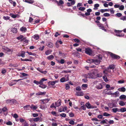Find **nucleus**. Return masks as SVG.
Instances as JSON below:
<instances>
[{"instance_id": "1", "label": "nucleus", "mask_w": 126, "mask_h": 126, "mask_svg": "<svg viewBox=\"0 0 126 126\" xmlns=\"http://www.w3.org/2000/svg\"><path fill=\"white\" fill-rule=\"evenodd\" d=\"M84 77L88 78L94 79L96 78V76L94 72H93L92 73L84 75Z\"/></svg>"}, {"instance_id": "2", "label": "nucleus", "mask_w": 126, "mask_h": 126, "mask_svg": "<svg viewBox=\"0 0 126 126\" xmlns=\"http://www.w3.org/2000/svg\"><path fill=\"white\" fill-rule=\"evenodd\" d=\"M110 56L112 59H118L120 58V56L117 55L110 52Z\"/></svg>"}, {"instance_id": "3", "label": "nucleus", "mask_w": 126, "mask_h": 126, "mask_svg": "<svg viewBox=\"0 0 126 126\" xmlns=\"http://www.w3.org/2000/svg\"><path fill=\"white\" fill-rule=\"evenodd\" d=\"M16 101L14 99H8L6 101V103L7 104H10L11 105L13 104L16 103Z\"/></svg>"}, {"instance_id": "4", "label": "nucleus", "mask_w": 126, "mask_h": 126, "mask_svg": "<svg viewBox=\"0 0 126 126\" xmlns=\"http://www.w3.org/2000/svg\"><path fill=\"white\" fill-rule=\"evenodd\" d=\"M122 30L120 31L115 30L114 32L117 33L116 34V36L119 37H122L124 35V34H118L121 33L122 32Z\"/></svg>"}, {"instance_id": "5", "label": "nucleus", "mask_w": 126, "mask_h": 126, "mask_svg": "<svg viewBox=\"0 0 126 126\" xmlns=\"http://www.w3.org/2000/svg\"><path fill=\"white\" fill-rule=\"evenodd\" d=\"M85 53L87 54L90 55L92 54V51L89 48H86L85 49Z\"/></svg>"}, {"instance_id": "6", "label": "nucleus", "mask_w": 126, "mask_h": 126, "mask_svg": "<svg viewBox=\"0 0 126 126\" xmlns=\"http://www.w3.org/2000/svg\"><path fill=\"white\" fill-rule=\"evenodd\" d=\"M85 105L87 108L88 109L96 108V106H91V105L89 102L86 103L85 104Z\"/></svg>"}, {"instance_id": "7", "label": "nucleus", "mask_w": 126, "mask_h": 126, "mask_svg": "<svg viewBox=\"0 0 126 126\" xmlns=\"http://www.w3.org/2000/svg\"><path fill=\"white\" fill-rule=\"evenodd\" d=\"M37 70L40 72L44 74H46L47 73V71H43L42 69L38 67L37 68Z\"/></svg>"}, {"instance_id": "8", "label": "nucleus", "mask_w": 126, "mask_h": 126, "mask_svg": "<svg viewBox=\"0 0 126 126\" xmlns=\"http://www.w3.org/2000/svg\"><path fill=\"white\" fill-rule=\"evenodd\" d=\"M75 3V2L74 0H73V1L70 2H68L67 3V6L69 7L71 6V5H74Z\"/></svg>"}, {"instance_id": "9", "label": "nucleus", "mask_w": 126, "mask_h": 126, "mask_svg": "<svg viewBox=\"0 0 126 126\" xmlns=\"http://www.w3.org/2000/svg\"><path fill=\"white\" fill-rule=\"evenodd\" d=\"M46 45L49 48H51L53 46V44L52 43L50 42H48L46 44Z\"/></svg>"}, {"instance_id": "10", "label": "nucleus", "mask_w": 126, "mask_h": 126, "mask_svg": "<svg viewBox=\"0 0 126 126\" xmlns=\"http://www.w3.org/2000/svg\"><path fill=\"white\" fill-rule=\"evenodd\" d=\"M32 120H33L34 122L41 121H42V119L39 117H37L34 118H32Z\"/></svg>"}, {"instance_id": "11", "label": "nucleus", "mask_w": 126, "mask_h": 126, "mask_svg": "<svg viewBox=\"0 0 126 126\" xmlns=\"http://www.w3.org/2000/svg\"><path fill=\"white\" fill-rule=\"evenodd\" d=\"M61 100L59 99L58 101L55 103V105L57 107H58L60 106L61 104Z\"/></svg>"}, {"instance_id": "12", "label": "nucleus", "mask_w": 126, "mask_h": 126, "mask_svg": "<svg viewBox=\"0 0 126 126\" xmlns=\"http://www.w3.org/2000/svg\"><path fill=\"white\" fill-rule=\"evenodd\" d=\"M46 92H39L36 94V95H45L46 94Z\"/></svg>"}, {"instance_id": "13", "label": "nucleus", "mask_w": 126, "mask_h": 126, "mask_svg": "<svg viewBox=\"0 0 126 126\" xmlns=\"http://www.w3.org/2000/svg\"><path fill=\"white\" fill-rule=\"evenodd\" d=\"M20 31L23 32H25L27 31V29L26 27H23L20 29Z\"/></svg>"}, {"instance_id": "14", "label": "nucleus", "mask_w": 126, "mask_h": 126, "mask_svg": "<svg viewBox=\"0 0 126 126\" xmlns=\"http://www.w3.org/2000/svg\"><path fill=\"white\" fill-rule=\"evenodd\" d=\"M38 108L37 106L34 105H32L31 106H30V108L32 110H35Z\"/></svg>"}, {"instance_id": "15", "label": "nucleus", "mask_w": 126, "mask_h": 126, "mask_svg": "<svg viewBox=\"0 0 126 126\" xmlns=\"http://www.w3.org/2000/svg\"><path fill=\"white\" fill-rule=\"evenodd\" d=\"M100 60H99L98 59H95L94 60L93 63H94L96 65H98L100 64Z\"/></svg>"}, {"instance_id": "16", "label": "nucleus", "mask_w": 126, "mask_h": 126, "mask_svg": "<svg viewBox=\"0 0 126 126\" xmlns=\"http://www.w3.org/2000/svg\"><path fill=\"white\" fill-rule=\"evenodd\" d=\"M47 80V79L44 78H42L39 81V84L41 85L43 84V82L44 81H46Z\"/></svg>"}, {"instance_id": "17", "label": "nucleus", "mask_w": 126, "mask_h": 126, "mask_svg": "<svg viewBox=\"0 0 126 126\" xmlns=\"http://www.w3.org/2000/svg\"><path fill=\"white\" fill-rule=\"evenodd\" d=\"M67 78L68 79L66 80L65 79L64 77H63L60 79V81L62 82H63L65 81H66L67 80H69V78L68 77H67Z\"/></svg>"}, {"instance_id": "18", "label": "nucleus", "mask_w": 126, "mask_h": 126, "mask_svg": "<svg viewBox=\"0 0 126 126\" xmlns=\"http://www.w3.org/2000/svg\"><path fill=\"white\" fill-rule=\"evenodd\" d=\"M118 90L119 91L124 92L126 91V89L125 87H122V88H119Z\"/></svg>"}, {"instance_id": "19", "label": "nucleus", "mask_w": 126, "mask_h": 126, "mask_svg": "<svg viewBox=\"0 0 126 126\" xmlns=\"http://www.w3.org/2000/svg\"><path fill=\"white\" fill-rule=\"evenodd\" d=\"M52 50L51 49H49L46 51L45 52V54L47 55L51 54Z\"/></svg>"}, {"instance_id": "20", "label": "nucleus", "mask_w": 126, "mask_h": 126, "mask_svg": "<svg viewBox=\"0 0 126 126\" xmlns=\"http://www.w3.org/2000/svg\"><path fill=\"white\" fill-rule=\"evenodd\" d=\"M96 88L98 89H101L103 88V86L102 84L100 83L96 86Z\"/></svg>"}, {"instance_id": "21", "label": "nucleus", "mask_w": 126, "mask_h": 126, "mask_svg": "<svg viewBox=\"0 0 126 126\" xmlns=\"http://www.w3.org/2000/svg\"><path fill=\"white\" fill-rule=\"evenodd\" d=\"M11 31L14 33H16L17 32V29L15 27L12 28Z\"/></svg>"}, {"instance_id": "22", "label": "nucleus", "mask_w": 126, "mask_h": 126, "mask_svg": "<svg viewBox=\"0 0 126 126\" xmlns=\"http://www.w3.org/2000/svg\"><path fill=\"white\" fill-rule=\"evenodd\" d=\"M119 109L118 108H114L112 109L113 112L114 113H116L117 112H119Z\"/></svg>"}, {"instance_id": "23", "label": "nucleus", "mask_w": 126, "mask_h": 126, "mask_svg": "<svg viewBox=\"0 0 126 126\" xmlns=\"http://www.w3.org/2000/svg\"><path fill=\"white\" fill-rule=\"evenodd\" d=\"M94 60L92 59H88L87 61L86 62L89 63H93L94 62Z\"/></svg>"}, {"instance_id": "24", "label": "nucleus", "mask_w": 126, "mask_h": 126, "mask_svg": "<svg viewBox=\"0 0 126 126\" xmlns=\"http://www.w3.org/2000/svg\"><path fill=\"white\" fill-rule=\"evenodd\" d=\"M119 112L121 111V112H124L126 111V108H122L119 109Z\"/></svg>"}, {"instance_id": "25", "label": "nucleus", "mask_w": 126, "mask_h": 126, "mask_svg": "<svg viewBox=\"0 0 126 126\" xmlns=\"http://www.w3.org/2000/svg\"><path fill=\"white\" fill-rule=\"evenodd\" d=\"M99 6V5L97 3H96L94 4V8H93L94 10H96L98 9V7Z\"/></svg>"}, {"instance_id": "26", "label": "nucleus", "mask_w": 126, "mask_h": 126, "mask_svg": "<svg viewBox=\"0 0 126 126\" xmlns=\"http://www.w3.org/2000/svg\"><path fill=\"white\" fill-rule=\"evenodd\" d=\"M54 58V57L52 55H49L47 57V59L48 60H51Z\"/></svg>"}, {"instance_id": "27", "label": "nucleus", "mask_w": 126, "mask_h": 126, "mask_svg": "<svg viewBox=\"0 0 126 126\" xmlns=\"http://www.w3.org/2000/svg\"><path fill=\"white\" fill-rule=\"evenodd\" d=\"M57 82V81H49L48 82V83L49 84H50L51 85H54Z\"/></svg>"}, {"instance_id": "28", "label": "nucleus", "mask_w": 126, "mask_h": 126, "mask_svg": "<svg viewBox=\"0 0 126 126\" xmlns=\"http://www.w3.org/2000/svg\"><path fill=\"white\" fill-rule=\"evenodd\" d=\"M33 37L35 39L37 40L39 39V37L38 35L35 34Z\"/></svg>"}, {"instance_id": "29", "label": "nucleus", "mask_w": 126, "mask_h": 126, "mask_svg": "<svg viewBox=\"0 0 126 126\" xmlns=\"http://www.w3.org/2000/svg\"><path fill=\"white\" fill-rule=\"evenodd\" d=\"M58 62L61 64L64 63L65 62L64 60L63 59H61L60 61L59 60L58 61Z\"/></svg>"}, {"instance_id": "30", "label": "nucleus", "mask_w": 126, "mask_h": 126, "mask_svg": "<svg viewBox=\"0 0 126 126\" xmlns=\"http://www.w3.org/2000/svg\"><path fill=\"white\" fill-rule=\"evenodd\" d=\"M2 109V111L3 112H7L8 111V109H7V108L5 107H4Z\"/></svg>"}, {"instance_id": "31", "label": "nucleus", "mask_w": 126, "mask_h": 126, "mask_svg": "<svg viewBox=\"0 0 126 126\" xmlns=\"http://www.w3.org/2000/svg\"><path fill=\"white\" fill-rule=\"evenodd\" d=\"M39 86L41 88L44 89L47 87V86L46 85L42 84L41 85H39Z\"/></svg>"}, {"instance_id": "32", "label": "nucleus", "mask_w": 126, "mask_h": 126, "mask_svg": "<svg viewBox=\"0 0 126 126\" xmlns=\"http://www.w3.org/2000/svg\"><path fill=\"white\" fill-rule=\"evenodd\" d=\"M4 50L5 51H6V52H10L11 51L12 52L13 50H11L10 49L7 48L6 47V48L4 49Z\"/></svg>"}, {"instance_id": "33", "label": "nucleus", "mask_w": 126, "mask_h": 126, "mask_svg": "<svg viewBox=\"0 0 126 126\" xmlns=\"http://www.w3.org/2000/svg\"><path fill=\"white\" fill-rule=\"evenodd\" d=\"M108 68L109 69H113L115 67L113 65L111 64L109 65Z\"/></svg>"}, {"instance_id": "34", "label": "nucleus", "mask_w": 126, "mask_h": 126, "mask_svg": "<svg viewBox=\"0 0 126 126\" xmlns=\"http://www.w3.org/2000/svg\"><path fill=\"white\" fill-rule=\"evenodd\" d=\"M25 51H21V56L23 58L25 56Z\"/></svg>"}, {"instance_id": "35", "label": "nucleus", "mask_w": 126, "mask_h": 126, "mask_svg": "<svg viewBox=\"0 0 126 126\" xmlns=\"http://www.w3.org/2000/svg\"><path fill=\"white\" fill-rule=\"evenodd\" d=\"M30 105H27L25 106H24L23 107V108L27 110H28L29 107H30Z\"/></svg>"}, {"instance_id": "36", "label": "nucleus", "mask_w": 126, "mask_h": 126, "mask_svg": "<svg viewBox=\"0 0 126 126\" xmlns=\"http://www.w3.org/2000/svg\"><path fill=\"white\" fill-rule=\"evenodd\" d=\"M64 3V2L63 0H60L59 1V2H58V6H60L61 4H63Z\"/></svg>"}, {"instance_id": "37", "label": "nucleus", "mask_w": 126, "mask_h": 126, "mask_svg": "<svg viewBox=\"0 0 126 126\" xmlns=\"http://www.w3.org/2000/svg\"><path fill=\"white\" fill-rule=\"evenodd\" d=\"M88 87V85L86 84H82L81 87L83 90H85V89H84L83 88H86Z\"/></svg>"}, {"instance_id": "38", "label": "nucleus", "mask_w": 126, "mask_h": 126, "mask_svg": "<svg viewBox=\"0 0 126 126\" xmlns=\"http://www.w3.org/2000/svg\"><path fill=\"white\" fill-rule=\"evenodd\" d=\"M103 115L104 116L108 117L110 115V114L109 113H107L106 112H105L103 113Z\"/></svg>"}, {"instance_id": "39", "label": "nucleus", "mask_w": 126, "mask_h": 126, "mask_svg": "<svg viewBox=\"0 0 126 126\" xmlns=\"http://www.w3.org/2000/svg\"><path fill=\"white\" fill-rule=\"evenodd\" d=\"M106 121H108V120L107 119H105V120H102L100 122V124H107V123L106 122Z\"/></svg>"}, {"instance_id": "40", "label": "nucleus", "mask_w": 126, "mask_h": 126, "mask_svg": "<svg viewBox=\"0 0 126 126\" xmlns=\"http://www.w3.org/2000/svg\"><path fill=\"white\" fill-rule=\"evenodd\" d=\"M119 104L121 106H124L125 105V103L122 101H120Z\"/></svg>"}, {"instance_id": "41", "label": "nucleus", "mask_w": 126, "mask_h": 126, "mask_svg": "<svg viewBox=\"0 0 126 126\" xmlns=\"http://www.w3.org/2000/svg\"><path fill=\"white\" fill-rule=\"evenodd\" d=\"M26 2L30 3H32L34 2L33 0H26Z\"/></svg>"}, {"instance_id": "42", "label": "nucleus", "mask_w": 126, "mask_h": 126, "mask_svg": "<svg viewBox=\"0 0 126 126\" xmlns=\"http://www.w3.org/2000/svg\"><path fill=\"white\" fill-rule=\"evenodd\" d=\"M23 35H20L19 36L17 37H16V39L18 40H19L20 39L21 40L23 38Z\"/></svg>"}, {"instance_id": "43", "label": "nucleus", "mask_w": 126, "mask_h": 126, "mask_svg": "<svg viewBox=\"0 0 126 126\" xmlns=\"http://www.w3.org/2000/svg\"><path fill=\"white\" fill-rule=\"evenodd\" d=\"M120 19L123 21L126 20V16H123L120 18Z\"/></svg>"}, {"instance_id": "44", "label": "nucleus", "mask_w": 126, "mask_h": 126, "mask_svg": "<svg viewBox=\"0 0 126 126\" xmlns=\"http://www.w3.org/2000/svg\"><path fill=\"white\" fill-rule=\"evenodd\" d=\"M126 98V96L124 95H122L120 97V99H123Z\"/></svg>"}, {"instance_id": "45", "label": "nucleus", "mask_w": 126, "mask_h": 126, "mask_svg": "<svg viewBox=\"0 0 126 126\" xmlns=\"http://www.w3.org/2000/svg\"><path fill=\"white\" fill-rule=\"evenodd\" d=\"M59 54L60 55V56H62V57L64 56L65 55V54L64 53H62L61 51H59Z\"/></svg>"}, {"instance_id": "46", "label": "nucleus", "mask_w": 126, "mask_h": 126, "mask_svg": "<svg viewBox=\"0 0 126 126\" xmlns=\"http://www.w3.org/2000/svg\"><path fill=\"white\" fill-rule=\"evenodd\" d=\"M106 76L105 75L104 76H103V79L105 82H107L108 81Z\"/></svg>"}, {"instance_id": "47", "label": "nucleus", "mask_w": 126, "mask_h": 126, "mask_svg": "<svg viewBox=\"0 0 126 126\" xmlns=\"http://www.w3.org/2000/svg\"><path fill=\"white\" fill-rule=\"evenodd\" d=\"M10 16L14 18H15L16 17V15H14L13 14H10Z\"/></svg>"}, {"instance_id": "48", "label": "nucleus", "mask_w": 126, "mask_h": 126, "mask_svg": "<svg viewBox=\"0 0 126 126\" xmlns=\"http://www.w3.org/2000/svg\"><path fill=\"white\" fill-rule=\"evenodd\" d=\"M109 9H101L100 11L102 13H103V12L106 11H109Z\"/></svg>"}, {"instance_id": "49", "label": "nucleus", "mask_w": 126, "mask_h": 126, "mask_svg": "<svg viewBox=\"0 0 126 126\" xmlns=\"http://www.w3.org/2000/svg\"><path fill=\"white\" fill-rule=\"evenodd\" d=\"M70 88V87L69 85L68 84H67L66 85V86L65 89L66 90H68Z\"/></svg>"}, {"instance_id": "50", "label": "nucleus", "mask_w": 126, "mask_h": 126, "mask_svg": "<svg viewBox=\"0 0 126 126\" xmlns=\"http://www.w3.org/2000/svg\"><path fill=\"white\" fill-rule=\"evenodd\" d=\"M102 76V74L101 73H99L97 74L96 75V77H101Z\"/></svg>"}, {"instance_id": "51", "label": "nucleus", "mask_w": 126, "mask_h": 126, "mask_svg": "<svg viewBox=\"0 0 126 126\" xmlns=\"http://www.w3.org/2000/svg\"><path fill=\"white\" fill-rule=\"evenodd\" d=\"M3 18L5 20H7L10 19V17L8 16H4Z\"/></svg>"}, {"instance_id": "52", "label": "nucleus", "mask_w": 126, "mask_h": 126, "mask_svg": "<svg viewBox=\"0 0 126 126\" xmlns=\"http://www.w3.org/2000/svg\"><path fill=\"white\" fill-rule=\"evenodd\" d=\"M116 15L117 16L120 17L122 16V15L120 13H117L116 14Z\"/></svg>"}, {"instance_id": "53", "label": "nucleus", "mask_w": 126, "mask_h": 126, "mask_svg": "<svg viewBox=\"0 0 126 126\" xmlns=\"http://www.w3.org/2000/svg\"><path fill=\"white\" fill-rule=\"evenodd\" d=\"M85 9V8L84 7H80L79 8V10L82 11H83Z\"/></svg>"}, {"instance_id": "54", "label": "nucleus", "mask_w": 126, "mask_h": 126, "mask_svg": "<svg viewBox=\"0 0 126 126\" xmlns=\"http://www.w3.org/2000/svg\"><path fill=\"white\" fill-rule=\"evenodd\" d=\"M119 9L121 10H123L124 9V6L123 5L120 6Z\"/></svg>"}, {"instance_id": "55", "label": "nucleus", "mask_w": 126, "mask_h": 126, "mask_svg": "<svg viewBox=\"0 0 126 126\" xmlns=\"http://www.w3.org/2000/svg\"><path fill=\"white\" fill-rule=\"evenodd\" d=\"M105 94L109 95H113V93H111V91H109L108 92L106 93H105Z\"/></svg>"}, {"instance_id": "56", "label": "nucleus", "mask_w": 126, "mask_h": 126, "mask_svg": "<svg viewBox=\"0 0 126 126\" xmlns=\"http://www.w3.org/2000/svg\"><path fill=\"white\" fill-rule=\"evenodd\" d=\"M119 92L118 91H117L115 93H113V95H115L116 96H119Z\"/></svg>"}, {"instance_id": "57", "label": "nucleus", "mask_w": 126, "mask_h": 126, "mask_svg": "<svg viewBox=\"0 0 126 126\" xmlns=\"http://www.w3.org/2000/svg\"><path fill=\"white\" fill-rule=\"evenodd\" d=\"M107 71L108 70H106V69L103 71V73L105 75L107 76V75L108 73Z\"/></svg>"}, {"instance_id": "58", "label": "nucleus", "mask_w": 126, "mask_h": 126, "mask_svg": "<svg viewBox=\"0 0 126 126\" xmlns=\"http://www.w3.org/2000/svg\"><path fill=\"white\" fill-rule=\"evenodd\" d=\"M21 74L24 76H29V75L28 74L25 73H21Z\"/></svg>"}, {"instance_id": "59", "label": "nucleus", "mask_w": 126, "mask_h": 126, "mask_svg": "<svg viewBox=\"0 0 126 126\" xmlns=\"http://www.w3.org/2000/svg\"><path fill=\"white\" fill-rule=\"evenodd\" d=\"M75 123V122L74 121L72 120H70L69 122V123L72 125H73Z\"/></svg>"}, {"instance_id": "60", "label": "nucleus", "mask_w": 126, "mask_h": 126, "mask_svg": "<svg viewBox=\"0 0 126 126\" xmlns=\"http://www.w3.org/2000/svg\"><path fill=\"white\" fill-rule=\"evenodd\" d=\"M60 115L62 117H66V114L64 113H62L60 114Z\"/></svg>"}, {"instance_id": "61", "label": "nucleus", "mask_w": 126, "mask_h": 126, "mask_svg": "<svg viewBox=\"0 0 126 126\" xmlns=\"http://www.w3.org/2000/svg\"><path fill=\"white\" fill-rule=\"evenodd\" d=\"M19 120L20 122L22 123L24 122H25V121H26L25 120L23 119L22 118H19Z\"/></svg>"}, {"instance_id": "62", "label": "nucleus", "mask_w": 126, "mask_h": 126, "mask_svg": "<svg viewBox=\"0 0 126 126\" xmlns=\"http://www.w3.org/2000/svg\"><path fill=\"white\" fill-rule=\"evenodd\" d=\"M103 16L105 17L109 16H110V14L107 13H105L103 14Z\"/></svg>"}, {"instance_id": "63", "label": "nucleus", "mask_w": 126, "mask_h": 126, "mask_svg": "<svg viewBox=\"0 0 126 126\" xmlns=\"http://www.w3.org/2000/svg\"><path fill=\"white\" fill-rule=\"evenodd\" d=\"M6 124L8 125H12V123L10 121H9L6 123Z\"/></svg>"}, {"instance_id": "64", "label": "nucleus", "mask_w": 126, "mask_h": 126, "mask_svg": "<svg viewBox=\"0 0 126 126\" xmlns=\"http://www.w3.org/2000/svg\"><path fill=\"white\" fill-rule=\"evenodd\" d=\"M44 101H45V104L48 102L50 100V99H49L47 98L44 99Z\"/></svg>"}]
</instances>
